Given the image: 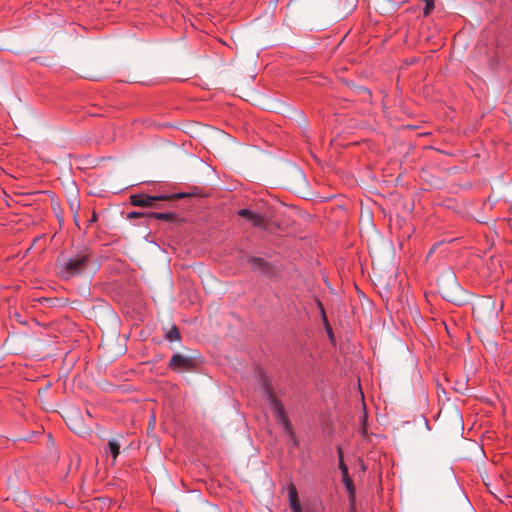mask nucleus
Segmentation results:
<instances>
[{
    "instance_id": "obj_9",
    "label": "nucleus",
    "mask_w": 512,
    "mask_h": 512,
    "mask_svg": "<svg viewBox=\"0 0 512 512\" xmlns=\"http://www.w3.org/2000/svg\"><path fill=\"white\" fill-rule=\"evenodd\" d=\"M166 339L170 342L180 340V332L176 326H172V328L167 332Z\"/></svg>"
},
{
    "instance_id": "obj_10",
    "label": "nucleus",
    "mask_w": 512,
    "mask_h": 512,
    "mask_svg": "<svg viewBox=\"0 0 512 512\" xmlns=\"http://www.w3.org/2000/svg\"><path fill=\"white\" fill-rule=\"evenodd\" d=\"M152 216L156 219H159V220H164V221H173L176 217V215L174 213H159V212H154L152 213Z\"/></svg>"
},
{
    "instance_id": "obj_17",
    "label": "nucleus",
    "mask_w": 512,
    "mask_h": 512,
    "mask_svg": "<svg viewBox=\"0 0 512 512\" xmlns=\"http://www.w3.org/2000/svg\"><path fill=\"white\" fill-rule=\"evenodd\" d=\"M365 433H366V429H365V427H363L362 434L364 435Z\"/></svg>"
},
{
    "instance_id": "obj_16",
    "label": "nucleus",
    "mask_w": 512,
    "mask_h": 512,
    "mask_svg": "<svg viewBox=\"0 0 512 512\" xmlns=\"http://www.w3.org/2000/svg\"><path fill=\"white\" fill-rule=\"evenodd\" d=\"M136 215H137V213H135V212H131V213L129 214V216H130V217H133V216H136Z\"/></svg>"
},
{
    "instance_id": "obj_14",
    "label": "nucleus",
    "mask_w": 512,
    "mask_h": 512,
    "mask_svg": "<svg viewBox=\"0 0 512 512\" xmlns=\"http://www.w3.org/2000/svg\"><path fill=\"white\" fill-rule=\"evenodd\" d=\"M323 318H324V321L326 323V330H327V334H328V337L331 341H333L334 339V334H333V331H332V328L329 326V324L327 323V319H326V316L323 315Z\"/></svg>"
},
{
    "instance_id": "obj_4",
    "label": "nucleus",
    "mask_w": 512,
    "mask_h": 512,
    "mask_svg": "<svg viewBox=\"0 0 512 512\" xmlns=\"http://www.w3.org/2000/svg\"><path fill=\"white\" fill-rule=\"evenodd\" d=\"M167 199V196L161 195V196H150L146 194H137L132 195L130 197V203L133 206L138 207H152L154 202L158 200H164Z\"/></svg>"
},
{
    "instance_id": "obj_11",
    "label": "nucleus",
    "mask_w": 512,
    "mask_h": 512,
    "mask_svg": "<svg viewBox=\"0 0 512 512\" xmlns=\"http://www.w3.org/2000/svg\"><path fill=\"white\" fill-rule=\"evenodd\" d=\"M338 456H339V469L341 471L342 477L349 475L348 473V467L344 463L343 460V453L341 448H338Z\"/></svg>"
},
{
    "instance_id": "obj_15",
    "label": "nucleus",
    "mask_w": 512,
    "mask_h": 512,
    "mask_svg": "<svg viewBox=\"0 0 512 512\" xmlns=\"http://www.w3.org/2000/svg\"><path fill=\"white\" fill-rule=\"evenodd\" d=\"M183 197H185V194H184V193H178V194L176 195V198H183Z\"/></svg>"
},
{
    "instance_id": "obj_12",
    "label": "nucleus",
    "mask_w": 512,
    "mask_h": 512,
    "mask_svg": "<svg viewBox=\"0 0 512 512\" xmlns=\"http://www.w3.org/2000/svg\"><path fill=\"white\" fill-rule=\"evenodd\" d=\"M249 262L251 263V265L254 267V268H257V269H263L264 266H265V262L263 259L261 258H258V257H253L249 260Z\"/></svg>"
},
{
    "instance_id": "obj_8",
    "label": "nucleus",
    "mask_w": 512,
    "mask_h": 512,
    "mask_svg": "<svg viewBox=\"0 0 512 512\" xmlns=\"http://www.w3.org/2000/svg\"><path fill=\"white\" fill-rule=\"evenodd\" d=\"M106 452L111 453L113 460H115L120 453V444L116 440H110L108 442V448L106 449Z\"/></svg>"
},
{
    "instance_id": "obj_7",
    "label": "nucleus",
    "mask_w": 512,
    "mask_h": 512,
    "mask_svg": "<svg viewBox=\"0 0 512 512\" xmlns=\"http://www.w3.org/2000/svg\"><path fill=\"white\" fill-rule=\"evenodd\" d=\"M342 482L349 493L350 500L354 501L355 488H354V485H353V482H352L350 476L347 475V476L342 477Z\"/></svg>"
},
{
    "instance_id": "obj_2",
    "label": "nucleus",
    "mask_w": 512,
    "mask_h": 512,
    "mask_svg": "<svg viewBox=\"0 0 512 512\" xmlns=\"http://www.w3.org/2000/svg\"><path fill=\"white\" fill-rule=\"evenodd\" d=\"M264 390L266 398L270 404L271 409L273 410L274 417L280 425L283 426L284 431L292 438H294V432L292 429V425L287 417L284 406L280 402L279 399L275 396L271 385L268 382H264Z\"/></svg>"
},
{
    "instance_id": "obj_6",
    "label": "nucleus",
    "mask_w": 512,
    "mask_h": 512,
    "mask_svg": "<svg viewBox=\"0 0 512 512\" xmlns=\"http://www.w3.org/2000/svg\"><path fill=\"white\" fill-rule=\"evenodd\" d=\"M288 500L289 506L292 512H302L301 506L298 500V492L294 485L288 488Z\"/></svg>"
},
{
    "instance_id": "obj_13",
    "label": "nucleus",
    "mask_w": 512,
    "mask_h": 512,
    "mask_svg": "<svg viewBox=\"0 0 512 512\" xmlns=\"http://www.w3.org/2000/svg\"><path fill=\"white\" fill-rule=\"evenodd\" d=\"M434 8V0H425L424 15L427 16Z\"/></svg>"
},
{
    "instance_id": "obj_1",
    "label": "nucleus",
    "mask_w": 512,
    "mask_h": 512,
    "mask_svg": "<svg viewBox=\"0 0 512 512\" xmlns=\"http://www.w3.org/2000/svg\"><path fill=\"white\" fill-rule=\"evenodd\" d=\"M90 261V253L88 250H82L76 255L64 260L60 264V275L64 279H69L76 275L82 274L88 267Z\"/></svg>"
},
{
    "instance_id": "obj_3",
    "label": "nucleus",
    "mask_w": 512,
    "mask_h": 512,
    "mask_svg": "<svg viewBox=\"0 0 512 512\" xmlns=\"http://www.w3.org/2000/svg\"><path fill=\"white\" fill-rule=\"evenodd\" d=\"M169 367L177 372L190 371L195 367V361L181 354H174L169 362Z\"/></svg>"
},
{
    "instance_id": "obj_5",
    "label": "nucleus",
    "mask_w": 512,
    "mask_h": 512,
    "mask_svg": "<svg viewBox=\"0 0 512 512\" xmlns=\"http://www.w3.org/2000/svg\"><path fill=\"white\" fill-rule=\"evenodd\" d=\"M238 215L250 221L253 226L260 227L264 225L263 216L250 209H241L238 211Z\"/></svg>"
}]
</instances>
